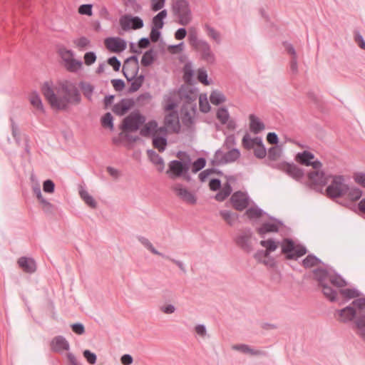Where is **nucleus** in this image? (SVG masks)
Wrapping results in <instances>:
<instances>
[{"instance_id":"obj_15","label":"nucleus","mask_w":365,"mask_h":365,"mask_svg":"<svg viewBox=\"0 0 365 365\" xmlns=\"http://www.w3.org/2000/svg\"><path fill=\"white\" fill-rule=\"evenodd\" d=\"M200 54V58L209 64H214L216 61V56L212 51L210 43L205 41L200 44V46L196 49Z\"/></svg>"},{"instance_id":"obj_8","label":"nucleus","mask_w":365,"mask_h":365,"mask_svg":"<svg viewBox=\"0 0 365 365\" xmlns=\"http://www.w3.org/2000/svg\"><path fill=\"white\" fill-rule=\"evenodd\" d=\"M240 151L237 148H232L227 151L217 150L212 160L213 165H220L235 162L240 157Z\"/></svg>"},{"instance_id":"obj_16","label":"nucleus","mask_w":365,"mask_h":365,"mask_svg":"<svg viewBox=\"0 0 365 365\" xmlns=\"http://www.w3.org/2000/svg\"><path fill=\"white\" fill-rule=\"evenodd\" d=\"M252 232L251 229H244L236 237V244L247 252H250L252 249L251 244V237Z\"/></svg>"},{"instance_id":"obj_33","label":"nucleus","mask_w":365,"mask_h":365,"mask_svg":"<svg viewBox=\"0 0 365 365\" xmlns=\"http://www.w3.org/2000/svg\"><path fill=\"white\" fill-rule=\"evenodd\" d=\"M167 16V11L162 10L153 18L152 27L161 29L164 26V19Z\"/></svg>"},{"instance_id":"obj_37","label":"nucleus","mask_w":365,"mask_h":365,"mask_svg":"<svg viewBox=\"0 0 365 365\" xmlns=\"http://www.w3.org/2000/svg\"><path fill=\"white\" fill-rule=\"evenodd\" d=\"M167 138L164 136L155 135L153 138V146L158 150L159 152H163L167 145Z\"/></svg>"},{"instance_id":"obj_58","label":"nucleus","mask_w":365,"mask_h":365,"mask_svg":"<svg viewBox=\"0 0 365 365\" xmlns=\"http://www.w3.org/2000/svg\"><path fill=\"white\" fill-rule=\"evenodd\" d=\"M358 334L365 341V316L357 321Z\"/></svg>"},{"instance_id":"obj_63","label":"nucleus","mask_w":365,"mask_h":365,"mask_svg":"<svg viewBox=\"0 0 365 365\" xmlns=\"http://www.w3.org/2000/svg\"><path fill=\"white\" fill-rule=\"evenodd\" d=\"M194 74L192 66L189 63L185 64L184 67V78L185 81H190Z\"/></svg>"},{"instance_id":"obj_53","label":"nucleus","mask_w":365,"mask_h":365,"mask_svg":"<svg viewBox=\"0 0 365 365\" xmlns=\"http://www.w3.org/2000/svg\"><path fill=\"white\" fill-rule=\"evenodd\" d=\"M80 88L82 90L83 95L88 99L91 100L93 93V87L88 83L81 82L80 83Z\"/></svg>"},{"instance_id":"obj_59","label":"nucleus","mask_w":365,"mask_h":365,"mask_svg":"<svg viewBox=\"0 0 365 365\" xmlns=\"http://www.w3.org/2000/svg\"><path fill=\"white\" fill-rule=\"evenodd\" d=\"M189 41L190 45L196 50L201 43H203L205 40L198 39L196 34H191L189 35Z\"/></svg>"},{"instance_id":"obj_50","label":"nucleus","mask_w":365,"mask_h":365,"mask_svg":"<svg viewBox=\"0 0 365 365\" xmlns=\"http://www.w3.org/2000/svg\"><path fill=\"white\" fill-rule=\"evenodd\" d=\"M59 53L64 62V64L72 60L74 56V53L71 50L67 49L66 48H61L59 49Z\"/></svg>"},{"instance_id":"obj_54","label":"nucleus","mask_w":365,"mask_h":365,"mask_svg":"<svg viewBox=\"0 0 365 365\" xmlns=\"http://www.w3.org/2000/svg\"><path fill=\"white\" fill-rule=\"evenodd\" d=\"M254 154L259 159H262L266 156L267 151L263 145V142L262 143H257L255 148H254Z\"/></svg>"},{"instance_id":"obj_47","label":"nucleus","mask_w":365,"mask_h":365,"mask_svg":"<svg viewBox=\"0 0 365 365\" xmlns=\"http://www.w3.org/2000/svg\"><path fill=\"white\" fill-rule=\"evenodd\" d=\"M264 212L259 207H250L247 210L245 214L250 220H255L260 217Z\"/></svg>"},{"instance_id":"obj_3","label":"nucleus","mask_w":365,"mask_h":365,"mask_svg":"<svg viewBox=\"0 0 365 365\" xmlns=\"http://www.w3.org/2000/svg\"><path fill=\"white\" fill-rule=\"evenodd\" d=\"M296 160L304 165L312 166L314 170L308 173V178L310 182L315 185H324L328 182L327 177L324 173L321 170L322 167V163L315 159V156L309 151L304 150L298 153L296 155Z\"/></svg>"},{"instance_id":"obj_49","label":"nucleus","mask_w":365,"mask_h":365,"mask_svg":"<svg viewBox=\"0 0 365 365\" xmlns=\"http://www.w3.org/2000/svg\"><path fill=\"white\" fill-rule=\"evenodd\" d=\"M152 99V96L149 92L141 93L136 98V103L139 106H145Z\"/></svg>"},{"instance_id":"obj_12","label":"nucleus","mask_w":365,"mask_h":365,"mask_svg":"<svg viewBox=\"0 0 365 365\" xmlns=\"http://www.w3.org/2000/svg\"><path fill=\"white\" fill-rule=\"evenodd\" d=\"M120 25L123 30L128 31L130 29L136 30L143 27V21L138 16L124 15L120 18Z\"/></svg>"},{"instance_id":"obj_4","label":"nucleus","mask_w":365,"mask_h":365,"mask_svg":"<svg viewBox=\"0 0 365 365\" xmlns=\"http://www.w3.org/2000/svg\"><path fill=\"white\" fill-rule=\"evenodd\" d=\"M335 316H338L339 322L345 324L354 320V324L357 328V321L365 317V298L354 299L349 305L336 310Z\"/></svg>"},{"instance_id":"obj_52","label":"nucleus","mask_w":365,"mask_h":365,"mask_svg":"<svg viewBox=\"0 0 365 365\" xmlns=\"http://www.w3.org/2000/svg\"><path fill=\"white\" fill-rule=\"evenodd\" d=\"M229 117L230 115L226 108L222 107L217 110V118L222 124H225L227 122Z\"/></svg>"},{"instance_id":"obj_26","label":"nucleus","mask_w":365,"mask_h":365,"mask_svg":"<svg viewBox=\"0 0 365 365\" xmlns=\"http://www.w3.org/2000/svg\"><path fill=\"white\" fill-rule=\"evenodd\" d=\"M79 195L84 202L91 208L97 207V202L88 192L82 186L79 187Z\"/></svg>"},{"instance_id":"obj_28","label":"nucleus","mask_w":365,"mask_h":365,"mask_svg":"<svg viewBox=\"0 0 365 365\" xmlns=\"http://www.w3.org/2000/svg\"><path fill=\"white\" fill-rule=\"evenodd\" d=\"M182 123L184 125L190 128L193 124L196 111H192L190 108H187V109L182 108Z\"/></svg>"},{"instance_id":"obj_43","label":"nucleus","mask_w":365,"mask_h":365,"mask_svg":"<svg viewBox=\"0 0 365 365\" xmlns=\"http://www.w3.org/2000/svg\"><path fill=\"white\" fill-rule=\"evenodd\" d=\"M31 181L33 183L32 189H33L34 194L35 195L36 198L38 200L40 203L42 205L43 207H46V200L43 199V197L41 195V188H40L39 185L38 183L34 182V175H31Z\"/></svg>"},{"instance_id":"obj_56","label":"nucleus","mask_w":365,"mask_h":365,"mask_svg":"<svg viewBox=\"0 0 365 365\" xmlns=\"http://www.w3.org/2000/svg\"><path fill=\"white\" fill-rule=\"evenodd\" d=\"M148 156H149L150 160L153 163H155L156 165H163V158L158 153H156L155 151L152 150H148Z\"/></svg>"},{"instance_id":"obj_10","label":"nucleus","mask_w":365,"mask_h":365,"mask_svg":"<svg viewBox=\"0 0 365 365\" xmlns=\"http://www.w3.org/2000/svg\"><path fill=\"white\" fill-rule=\"evenodd\" d=\"M282 252L287 259H297L306 254L304 247H296L291 240L285 239L282 245Z\"/></svg>"},{"instance_id":"obj_30","label":"nucleus","mask_w":365,"mask_h":365,"mask_svg":"<svg viewBox=\"0 0 365 365\" xmlns=\"http://www.w3.org/2000/svg\"><path fill=\"white\" fill-rule=\"evenodd\" d=\"M257 143H262V138L259 137H256L255 138H252L248 133H246L242 138V145L246 149H254Z\"/></svg>"},{"instance_id":"obj_11","label":"nucleus","mask_w":365,"mask_h":365,"mask_svg":"<svg viewBox=\"0 0 365 365\" xmlns=\"http://www.w3.org/2000/svg\"><path fill=\"white\" fill-rule=\"evenodd\" d=\"M139 71L138 59L136 56H132L128 58L123 66V73L128 81L134 79Z\"/></svg>"},{"instance_id":"obj_13","label":"nucleus","mask_w":365,"mask_h":365,"mask_svg":"<svg viewBox=\"0 0 365 365\" xmlns=\"http://www.w3.org/2000/svg\"><path fill=\"white\" fill-rule=\"evenodd\" d=\"M173 190L176 195L185 203L195 205L197 202L195 195L182 184H175L173 187Z\"/></svg>"},{"instance_id":"obj_32","label":"nucleus","mask_w":365,"mask_h":365,"mask_svg":"<svg viewBox=\"0 0 365 365\" xmlns=\"http://www.w3.org/2000/svg\"><path fill=\"white\" fill-rule=\"evenodd\" d=\"M29 101L36 111L40 113L44 112L42 101L37 93L33 92L31 93L29 96Z\"/></svg>"},{"instance_id":"obj_46","label":"nucleus","mask_w":365,"mask_h":365,"mask_svg":"<svg viewBox=\"0 0 365 365\" xmlns=\"http://www.w3.org/2000/svg\"><path fill=\"white\" fill-rule=\"evenodd\" d=\"M82 61L73 58L68 63H66L64 66L70 72H77L82 66Z\"/></svg>"},{"instance_id":"obj_17","label":"nucleus","mask_w":365,"mask_h":365,"mask_svg":"<svg viewBox=\"0 0 365 365\" xmlns=\"http://www.w3.org/2000/svg\"><path fill=\"white\" fill-rule=\"evenodd\" d=\"M230 201L235 209L242 211L248 206L250 198L246 193L237 191L232 195Z\"/></svg>"},{"instance_id":"obj_44","label":"nucleus","mask_w":365,"mask_h":365,"mask_svg":"<svg viewBox=\"0 0 365 365\" xmlns=\"http://www.w3.org/2000/svg\"><path fill=\"white\" fill-rule=\"evenodd\" d=\"M260 245L264 247L265 251L269 255L271 252L275 251L278 246L276 242L272 239H269L267 240H261Z\"/></svg>"},{"instance_id":"obj_18","label":"nucleus","mask_w":365,"mask_h":365,"mask_svg":"<svg viewBox=\"0 0 365 365\" xmlns=\"http://www.w3.org/2000/svg\"><path fill=\"white\" fill-rule=\"evenodd\" d=\"M106 48L114 53H120L123 51L126 47V41L119 37H109L105 40Z\"/></svg>"},{"instance_id":"obj_36","label":"nucleus","mask_w":365,"mask_h":365,"mask_svg":"<svg viewBox=\"0 0 365 365\" xmlns=\"http://www.w3.org/2000/svg\"><path fill=\"white\" fill-rule=\"evenodd\" d=\"M220 215L223 218V220L230 225H233L238 219V215L230 212V210H220Z\"/></svg>"},{"instance_id":"obj_5","label":"nucleus","mask_w":365,"mask_h":365,"mask_svg":"<svg viewBox=\"0 0 365 365\" xmlns=\"http://www.w3.org/2000/svg\"><path fill=\"white\" fill-rule=\"evenodd\" d=\"M330 272L322 269H317L314 271V277L319 283L324 295L331 302L336 301L337 292L328 285Z\"/></svg>"},{"instance_id":"obj_23","label":"nucleus","mask_w":365,"mask_h":365,"mask_svg":"<svg viewBox=\"0 0 365 365\" xmlns=\"http://www.w3.org/2000/svg\"><path fill=\"white\" fill-rule=\"evenodd\" d=\"M282 170L296 180H300L304 175L303 170L294 164L284 163L282 165Z\"/></svg>"},{"instance_id":"obj_39","label":"nucleus","mask_w":365,"mask_h":365,"mask_svg":"<svg viewBox=\"0 0 365 365\" xmlns=\"http://www.w3.org/2000/svg\"><path fill=\"white\" fill-rule=\"evenodd\" d=\"M232 349L241 351L245 354H249L251 355H260L262 353L261 351L255 350L250 348L247 344H235L232 346Z\"/></svg>"},{"instance_id":"obj_21","label":"nucleus","mask_w":365,"mask_h":365,"mask_svg":"<svg viewBox=\"0 0 365 365\" xmlns=\"http://www.w3.org/2000/svg\"><path fill=\"white\" fill-rule=\"evenodd\" d=\"M282 225V223L276 220L274 222L263 223L261 227L257 229V231L262 237H264L267 233L278 232L279 227Z\"/></svg>"},{"instance_id":"obj_20","label":"nucleus","mask_w":365,"mask_h":365,"mask_svg":"<svg viewBox=\"0 0 365 365\" xmlns=\"http://www.w3.org/2000/svg\"><path fill=\"white\" fill-rule=\"evenodd\" d=\"M164 123L166 127L174 133H179L180 125L178 115L176 112L172 111L165 117Z\"/></svg>"},{"instance_id":"obj_1","label":"nucleus","mask_w":365,"mask_h":365,"mask_svg":"<svg viewBox=\"0 0 365 365\" xmlns=\"http://www.w3.org/2000/svg\"><path fill=\"white\" fill-rule=\"evenodd\" d=\"M81 94L74 83L65 82L58 88L56 93L47 83V101L55 110H66L69 104L79 103Z\"/></svg>"},{"instance_id":"obj_48","label":"nucleus","mask_w":365,"mask_h":365,"mask_svg":"<svg viewBox=\"0 0 365 365\" xmlns=\"http://www.w3.org/2000/svg\"><path fill=\"white\" fill-rule=\"evenodd\" d=\"M199 106L200 110L202 113H207L210 110V105L209 103V101L207 98L206 95H200L199 96Z\"/></svg>"},{"instance_id":"obj_24","label":"nucleus","mask_w":365,"mask_h":365,"mask_svg":"<svg viewBox=\"0 0 365 365\" xmlns=\"http://www.w3.org/2000/svg\"><path fill=\"white\" fill-rule=\"evenodd\" d=\"M19 267L26 273H33L36 269V264L31 257H21L18 259Z\"/></svg>"},{"instance_id":"obj_45","label":"nucleus","mask_w":365,"mask_h":365,"mask_svg":"<svg viewBox=\"0 0 365 365\" xmlns=\"http://www.w3.org/2000/svg\"><path fill=\"white\" fill-rule=\"evenodd\" d=\"M321 262V260L313 255H309L302 261L303 266L306 268L312 267Z\"/></svg>"},{"instance_id":"obj_35","label":"nucleus","mask_w":365,"mask_h":365,"mask_svg":"<svg viewBox=\"0 0 365 365\" xmlns=\"http://www.w3.org/2000/svg\"><path fill=\"white\" fill-rule=\"evenodd\" d=\"M232 188L229 182L224 184L222 188L215 195L217 201L222 202L225 200L232 192Z\"/></svg>"},{"instance_id":"obj_14","label":"nucleus","mask_w":365,"mask_h":365,"mask_svg":"<svg viewBox=\"0 0 365 365\" xmlns=\"http://www.w3.org/2000/svg\"><path fill=\"white\" fill-rule=\"evenodd\" d=\"M189 169L190 166L187 163H182L181 161L175 160L170 161L169 163V170H168V174L171 178H175L186 174Z\"/></svg>"},{"instance_id":"obj_29","label":"nucleus","mask_w":365,"mask_h":365,"mask_svg":"<svg viewBox=\"0 0 365 365\" xmlns=\"http://www.w3.org/2000/svg\"><path fill=\"white\" fill-rule=\"evenodd\" d=\"M207 36L214 41L216 43L220 44L221 43V34L215 28L210 26L209 24H205L203 26Z\"/></svg>"},{"instance_id":"obj_7","label":"nucleus","mask_w":365,"mask_h":365,"mask_svg":"<svg viewBox=\"0 0 365 365\" xmlns=\"http://www.w3.org/2000/svg\"><path fill=\"white\" fill-rule=\"evenodd\" d=\"M330 184L326 189V194L329 198H337L345 195L347 191V185L344 182L342 175H334L331 177Z\"/></svg>"},{"instance_id":"obj_38","label":"nucleus","mask_w":365,"mask_h":365,"mask_svg":"<svg viewBox=\"0 0 365 365\" xmlns=\"http://www.w3.org/2000/svg\"><path fill=\"white\" fill-rule=\"evenodd\" d=\"M346 284V281L340 275L330 273L328 285H333L336 287H343Z\"/></svg>"},{"instance_id":"obj_41","label":"nucleus","mask_w":365,"mask_h":365,"mask_svg":"<svg viewBox=\"0 0 365 365\" xmlns=\"http://www.w3.org/2000/svg\"><path fill=\"white\" fill-rule=\"evenodd\" d=\"M347 197L352 201L358 200L361 198L362 195V191L361 189L356 187H349L347 185V191H346V194Z\"/></svg>"},{"instance_id":"obj_22","label":"nucleus","mask_w":365,"mask_h":365,"mask_svg":"<svg viewBox=\"0 0 365 365\" xmlns=\"http://www.w3.org/2000/svg\"><path fill=\"white\" fill-rule=\"evenodd\" d=\"M133 100L123 98L113 106V111L118 115H123L133 106Z\"/></svg>"},{"instance_id":"obj_57","label":"nucleus","mask_w":365,"mask_h":365,"mask_svg":"<svg viewBox=\"0 0 365 365\" xmlns=\"http://www.w3.org/2000/svg\"><path fill=\"white\" fill-rule=\"evenodd\" d=\"M206 164L205 159L203 158H197L192 165V171L197 173L202 170Z\"/></svg>"},{"instance_id":"obj_40","label":"nucleus","mask_w":365,"mask_h":365,"mask_svg":"<svg viewBox=\"0 0 365 365\" xmlns=\"http://www.w3.org/2000/svg\"><path fill=\"white\" fill-rule=\"evenodd\" d=\"M138 241L148 250H150L153 254L160 256V257H165V255L158 252L152 245V243L149 241L148 239H147L145 237L139 236L138 237Z\"/></svg>"},{"instance_id":"obj_55","label":"nucleus","mask_w":365,"mask_h":365,"mask_svg":"<svg viewBox=\"0 0 365 365\" xmlns=\"http://www.w3.org/2000/svg\"><path fill=\"white\" fill-rule=\"evenodd\" d=\"M101 124L105 128H108L111 130L113 128V116L110 113H106L101 119Z\"/></svg>"},{"instance_id":"obj_9","label":"nucleus","mask_w":365,"mask_h":365,"mask_svg":"<svg viewBox=\"0 0 365 365\" xmlns=\"http://www.w3.org/2000/svg\"><path fill=\"white\" fill-rule=\"evenodd\" d=\"M145 121V118L138 111L132 112L124 118L123 123V130L125 131H135L139 129Z\"/></svg>"},{"instance_id":"obj_51","label":"nucleus","mask_w":365,"mask_h":365,"mask_svg":"<svg viewBox=\"0 0 365 365\" xmlns=\"http://www.w3.org/2000/svg\"><path fill=\"white\" fill-rule=\"evenodd\" d=\"M282 152V149L280 146H273L268 150V157L270 160H275L280 157Z\"/></svg>"},{"instance_id":"obj_6","label":"nucleus","mask_w":365,"mask_h":365,"mask_svg":"<svg viewBox=\"0 0 365 365\" xmlns=\"http://www.w3.org/2000/svg\"><path fill=\"white\" fill-rule=\"evenodd\" d=\"M175 16L178 19V24L187 26L192 20V12L190 4L187 0H175L172 6Z\"/></svg>"},{"instance_id":"obj_25","label":"nucleus","mask_w":365,"mask_h":365,"mask_svg":"<svg viewBox=\"0 0 365 365\" xmlns=\"http://www.w3.org/2000/svg\"><path fill=\"white\" fill-rule=\"evenodd\" d=\"M250 128L255 134L259 133L264 129V123L254 114L250 115Z\"/></svg>"},{"instance_id":"obj_19","label":"nucleus","mask_w":365,"mask_h":365,"mask_svg":"<svg viewBox=\"0 0 365 365\" xmlns=\"http://www.w3.org/2000/svg\"><path fill=\"white\" fill-rule=\"evenodd\" d=\"M52 351L57 353H62L64 351H68L70 345L68 341L63 336H55L50 343Z\"/></svg>"},{"instance_id":"obj_2","label":"nucleus","mask_w":365,"mask_h":365,"mask_svg":"<svg viewBox=\"0 0 365 365\" xmlns=\"http://www.w3.org/2000/svg\"><path fill=\"white\" fill-rule=\"evenodd\" d=\"M198 91L190 85L182 86L178 90L170 91L164 96V109L165 111H172L179 105L187 109L190 108L192 111L197 110L196 100Z\"/></svg>"},{"instance_id":"obj_31","label":"nucleus","mask_w":365,"mask_h":365,"mask_svg":"<svg viewBox=\"0 0 365 365\" xmlns=\"http://www.w3.org/2000/svg\"><path fill=\"white\" fill-rule=\"evenodd\" d=\"M156 58V52L153 49H149L145 51L141 58V64L148 67L150 66L155 61Z\"/></svg>"},{"instance_id":"obj_60","label":"nucleus","mask_w":365,"mask_h":365,"mask_svg":"<svg viewBox=\"0 0 365 365\" xmlns=\"http://www.w3.org/2000/svg\"><path fill=\"white\" fill-rule=\"evenodd\" d=\"M196 334L201 338L205 339L207 336V331L205 325L197 324L195 327Z\"/></svg>"},{"instance_id":"obj_27","label":"nucleus","mask_w":365,"mask_h":365,"mask_svg":"<svg viewBox=\"0 0 365 365\" xmlns=\"http://www.w3.org/2000/svg\"><path fill=\"white\" fill-rule=\"evenodd\" d=\"M157 129V122L155 120H150L148 122L143 128H141L140 133L143 137L150 135H155V130Z\"/></svg>"},{"instance_id":"obj_61","label":"nucleus","mask_w":365,"mask_h":365,"mask_svg":"<svg viewBox=\"0 0 365 365\" xmlns=\"http://www.w3.org/2000/svg\"><path fill=\"white\" fill-rule=\"evenodd\" d=\"M83 356L86 358L87 361L91 364H94L96 362L97 356L96 354L91 352L89 350H85L83 353Z\"/></svg>"},{"instance_id":"obj_34","label":"nucleus","mask_w":365,"mask_h":365,"mask_svg":"<svg viewBox=\"0 0 365 365\" xmlns=\"http://www.w3.org/2000/svg\"><path fill=\"white\" fill-rule=\"evenodd\" d=\"M210 101L212 104L218 106L226 101L224 93L218 90L212 91L210 96Z\"/></svg>"},{"instance_id":"obj_62","label":"nucleus","mask_w":365,"mask_h":365,"mask_svg":"<svg viewBox=\"0 0 365 365\" xmlns=\"http://www.w3.org/2000/svg\"><path fill=\"white\" fill-rule=\"evenodd\" d=\"M197 79L200 82L205 85H208L209 82L207 81V71L203 69L200 68L197 71Z\"/></svg>"},{"instance_id":"obj_42","label":"nucleus","mask_w":365,"mask_h":365,"mask_svg":"<svg viewBox=\"0 0 365 365\" xmlns=\"http://www.w3.org/2000/svg\"><path fill=\"white\" fill-rule=\"evenodd\" d=\"M339 294L346 299L349 300L360 296V292L356 289H340Z\"/></svg>"},{"instance_id":"obj_64","label":"nucleus","mask_w":365,"mask_h":365,"mask_svg":"<svg viewBox=\"0 0 365 365\" xmlns=\"http://www.w3.org/2000/svg\"><path fill=\"white\" fill-rule=\"evenodd\" d=\"M165 0H151V9L153 11L162 9L165 6Z\"/></svg>"}]
</instances>
